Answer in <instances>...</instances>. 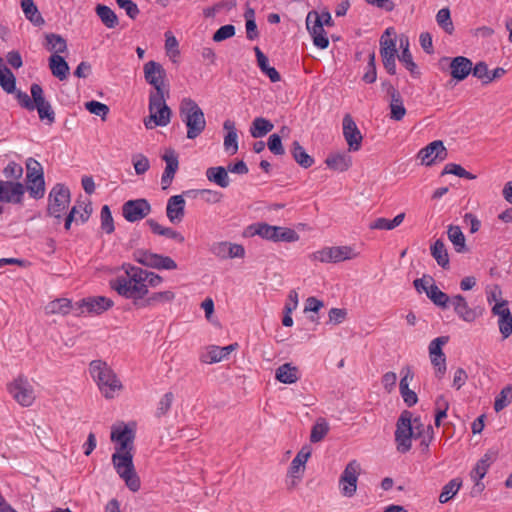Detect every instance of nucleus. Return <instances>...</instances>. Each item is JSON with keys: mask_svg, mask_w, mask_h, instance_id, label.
I'll list each match as a JSON object with an SVG mask.
<instances>
[{"mask_svg": "<svg viewBox=\"0 0 512 512\" xmlns=\"http://www.w3.org/2000/svg\"><path fill=\"white\" fill-rule=\"evenodd\" d=\"M433 437L431 425H424L419 417L412 418V413L408 410L401 413L395 431V442L400 453H406L411 449L412 439H420L422 450L427 451Z\"/></svg>", "mask_w": 512, "mask_h": 512, "instance_id": "nucleus-1", "label": "nucleus"}, {"mask_svg": "<svg viewBox=\"0 0 512 512\" xmlns=\"http://www.w3.org/2000/svg\"><path fill=\"white\" fill-rule=\"evenodd\" d=\"M124 275H119L110 281V286L120 296L132 299L139 307L142 299L148 294L147 284L142 277L143 269L131 264H123Z\"/></svg>", "mask_w": 512, "mask_h": 512, "instance_id": "nucleus-2", "label": "nucleus"}, {"mask_svg": "<svg viewBox=\"0 0 512 512\" xmlns=\"http://www.w3.org/2000/svg\"><path fill=\"white\" fill-rule=\"evenodd\" d=\"M89 372L105 398L111 399L116 391L122 388L121 382L111 367L102 360H93L89 364Z\"/></svg>", "mask_w": 512, "mask_h": 512, "instance_id": "nucleus-3", "label": "nucleus"}, {"mask_svg": "<svg viewBox=\"0 0 512 512\" xmlns=\"http://www.w3.org/2000/svg\"><path fill=\"white\" fill-rule=\"evenodd\" d=\"M182 122L187 127V138L195 139L205 130L206 120L203 110L191 98L182 99L179 106Z\"/></svg>", "mask_w": 512, "mask_h": 512, "instance_id": "nucleus-4", "label": "nucleus"}, {"mask_svg": "<svg viewBox=\"0 0 512 512\" xmlns=\"http://www.w3.org/2000/svg\"><path fill=\"white\" fill-rule=\"evenodd\" d=\"M112 463L127 487L133 492L138 491L140 489V479L134 469L132 451H115L112 455Z\"/></svg>", "mask_w": 512, "mask_h": 512, "instance_id": "nucleus-5", "label": "nucleus"}, {"mask_svg": "<svg viewBox=\"0 0 512 512\" xmlns=\"http://www.w3.org/2000/svg\"><path fill=\"white\" fill-rule=\"evenodd\" d=\"M149 118L144 120L147 129L167 126L171 120V109L166 104L165 93H150Z\"/></svg>", "mask_w": 512, "mask_h": 512, "instance_id": "nucleus-6", "label": "nucleus"}, {"mask_svg": "<svg viewBox=\"0 0 512 512\" xmlns=\"http://www.w3.org/2000/svg\"><path fill=\"white\" fill-rule=\"evenodd\" d=\"M26 190L34 199H41L45 195V180L42 165L34 158L26 160Z\"/></svg>", "mask_w": 512, "mask_h": 512, "instance_id": "nucleus-7", "label": "nucleus"}, {"mask_svg": "<svg viewBox=\"0 0 512 512\" xmlns=\"http://www.w3.org/2000/svg\"><path fill=\"white\" fill-rule=\"evenodd\" d=\"M133 259L143 266L158 270H174L177 268V263L171 257L145 249L135 250L133 252Z\"/></svg>", "mask_w": 512, "mask_h": 512, "instance_id": "nucleus-8", "label": "nucleus"}, {"mask_svg": "<svg viewBox=\"0 0 512 512\" xmlns=\"http://www.w3.org/2000/svg\"><path fill=\"white\" fill-rule=\"evenodd\" d=\"M70 204V191L63 184H56L48 195L47 213L60 219Z\"/></svg>", "mask_w": 512, "mask_h": 512, "instance_id": "nucleus-9", "label": "nucleus"}, {"mask_svg": "<svg viewBox=\"0 0 512 512\" xmlns=\"http://www.w3.org/2000/svg\"><path fill=\"white\" fill-rule=\"evenodd\" d=\"M114 302L112 299L107 298L105 296H93L84 298L75 303V316H83L86 314H101L111 307H113Z\"/></svg>", "mask_w": 512, "mask_h": 512, "instance_id": "nucleus-10", "label": "nucleus"}, {"mask_svg": "<svg viewBox=\"0 0 512 512\" xmlns=\"http://www.w3.org/2000/svg\"><path fill=\"white\" fill-rule=\"evenodd\" d=\"M8 392L23 407H29L35 400L34 389L28 379L19 376L7 386Z\"/></svg>", "mask_w": 512, "mask_h": 512, "instance_id": "nucleus-11", "label": "nucleus"}, {"mask_svg": "<svg viewBox=\"0 0 512 512\" xmlns=\"http://www.w3.org/2000/svg\"><path fill=\"white\" fill-rule=\"evenodd\" d=\"M359 472L360 465L356 460H352L346 465L339 479V486L343 496H354L357 490Z\"/></svg>", "mask_w": 512, "mask_h": 512, "instance_id": "nucleus-12", "label": "nucleus"}, {"mask_svg": "<svg viewBox=\"0 0 512 512\" xmlns=\"http://www.w3.org/2000/svg\"><path fill=\"white\" fill-rule=\"evenodd\" d=\"M26 188L19 181L0 180V202L22 205Z\"/></svg>", "mask_w": 512, "mask_h": 512, "instance_id": "nucleus-13", "label": "nucleus"}, {"mask_svg": "<svg viewBox=\"0 0 512 512\" xmlns=\"http://www.w3.org/2000/svg\"><path fill=\"white\" fill-rule=\"evenodd\" d=\"M151 209L150 203L144 198L128 200L122 205V215L126 221L134 223L149 215Z\"/></svg>", "mask_w": 512, "mask_h": 512, "instance_id": "nucleus-14", "label": "nucleus"}, {"mask_svg": "<svg viewBox=\"0 0 512 512\" xmlns=\"http://www.w3.org/2000/svg\"><path fill=\"white\" fill-rule=\"evenodd\" d=\"M143 70L146 82L155 89L153 93H165L166 71L163 66L151 60L144 64Z\"/></svg>", "mask_w": 512, "mask_h": 512, "instance_id": "nucleus-15", "label": "nucleus"}, {"mask_svg": "<svg viewBox=\"0 0 512 512\" xmlns=\"http://www.w3.org/2000/svg\"><path fill=\"white\" fill-rule=\"evenodd\" d=\"M306 26L313 38L314 45L320 49H326L329 46V39L324 30L322 19L317 12L308 13Z\"/></svg>", "mask_w": 512, "mask_h": 512, "instance_id": "nucleus-16", "label": "nucleus"}, {"mask_svg": "<svg viewBox=\"0 0 512 512\" xmlns=\"http://www.w3.org/2000/svg\"><path fill=\"white\" fill-rule=\"evenodd\" d=\"M342 130L349 151H359L362 146L363 136L350 114L344 115L342 120Z\"/></svg>", "mask_w": 512, "mask_h": 512, "instance_id": "nucleus-17", "label": "nucleus"}, {"mask_svg": "<svg viewBox=\"0 0 512 512\" xmlns=\"http://www.w3.org/2000/svg\"><path fill=\"white\" fill-rule=\"evenodd\" d=\"M110 438L116 443V451H132L135 431L129 425L113 426Z\"/></svg>", "mask_w": 512, "mask_h": 512, "instance_id": "nucleus-18", "label": "nucleus"}, {"mask_svg": "<svg viewBox=\"0 0 512 512\" xmlns=\"http://www.w3.org/2000/svg\"><path fill=\"white\" fill-rule=\"evenodd\" d=\"M30 91L31 97L35 100V109L38 111L39 118L41 120L47 119L49 123H53L55 121V113L50 103L45 100L42 87L37 83H33Z\"/></svg>", "mask_w": 512, "mask_h": 512, "instance_id": "nucleus-19", "label": "nucleus"}, {"mask_svg": "<svg viewBox=\"0 0 512 512\" xmlns=\"http://www.w3.org/2000/svg\"><path fill=\"white\" fill-rule=\"evenodd\" d=\"M447 156V150L440 140H436L421 149L418 153V158L421 163L426 166L432 165L435 160H444Z\"/></svg>", "mask_w": 512, "mask_h": 512, "instance_id": "nucleus-20", "label": "nucleus"}, {"mask_svg": "<svg viewBox=\"0 0 512 512\" xmlns=\"http://www.w3.org/2000/svg\"><path fill=\"white\" fill-rule=\"evenodd\" d=\"M450 305L453 307L455 314L465 322H474L479 316L476 309L471 308L465 297L461 294L453 295Z\"/></svg>", "mask_w": 512, "mask_h": 512, "instance_id": "nucleus-21", "label": "nucleus"}, {"mask_svg": "<svg viewBox=\"0 0 512 512\" xmlns=\"http://www.w3.org/2000/svg\"><path fill=\"white\" fill-rule=\"evenodd\" d=\"M310 456L311 448L309 446H304L292 460L288 470V476L293 479V485H296L295 480L299 481L302 478L305 470V464Z\"/></svg>", "mask_w": 512, "mask_h": 512, "instance_id": "nucleus-22", "label": "nucleus"}, {"mask_svg": "<svg viewBox=\"0 0 512 512\" xmlns=\"http://www.w3.org/2000/svg\"><path fill=\"white\" fill-rule=\"evenodd\" d=\"M383 86L386 87L387 94L390 96V118L395 121L402 120L406 115L402 96L390 83L384 82Z\"/></svg>", "mask_w": 512, "mask_h": 512, "instance_id": "nucleus-23", "label": "nucleus"}, {"mask_svg": "<svg viewBox=\"0 0 512 512\" xmlns=\"http://www.w3.org/2000/svg\"><path fill=\"white\" fill-rule=\"evenodd\" d=\"M166 163L165 170L161 177L162 188L166 189L172 182L179 167L178 154L173 149H167L162 156Z\"/></svg>", "mask_w": 512, "mask_h": 512, "instance_id": "nucleus-24", "label": "nucleus"}, {"mask_svg": "<svg viewBox=\"0 0 512 512\" xmlns=\"http://www.w3.org/2000/svg\"><path fill=\"white\" fill-rule=\"evenodd\" d=\"M185 199L182 195L171 196L167 201L166 216L173 224L180 223L185 216Z\"/></svg>", "mask_w": 512, "mask_h": 512, "instance_id": "nucleus-25", "label": "nucleus"}, {"mask_svg": "<svg viewBox=\"0 0 512 512\" xmlns=\"http://www.w3.org/2000/svg\"><path fill=\"white\" fill-rule=\"evenodd\" d=\"M238 344H230L225 347L210 346L207 351L201 354L200 360L206 364H213L226 359L229 354L237 348Z\"/></svg>", "mask_w": 512, "mask_h": 512, "instance_id": "nucleus-26", "label": "nucleus"}, {"mask_svg": "<svg viewBox=\"0 0 512 512\" xmlns=\"http://www.w3.org/2000/svg\"><path fill=\"white\" fill-rule=\"evenodd\" d=\"M451 76L457 81H462L472 71V61L464 56H457L450 63Z\"/></svg>", "mask_w": 512, "mask_h": 512, "instance_id": "nucleus-27", "label": "nucleus"}, {"mask_svg": "<svg viewBox=\"0 0 512 512\" xmlns=\"http://www.w3.org/2000/svg\"><path fill=\"white\" fill-rule=\"evenodd\" d=\"M223 128L227 132L224 137V149L230 155H234L238 151V134L235 122L228 119L224 122Z\"/></svg>", "mask_w": 512, "mask_h": 512, "instance_id": "nucleus-28", "label": "nucleus"}, {"mask_svg": "<svg viewBox=\"0 0 512 512\" xmlns=\"http://www.w3.org/2000/svg\"><path fill=\"white\" fill-rule=\"evenodd\" d=\"M254 52L258 67L260 68L261 72L265 74L271 82H279L281 80V75L274 67L269 65L268 57L260 50L258 46L254 47Z\"/></svg>", "mask_w": 512, "mask_h": 512, "instance_id": "nucleus-29", "label": "nucleus"}, {"mask_svg": "<svg viewBox=\"0 0 512 512\" xmlns=\"http://www.w3.org/2000/svg\"><path fill=\"white\" fill-rule=\"evenodd\" d=\"M299 370L291 363L280 365L275 371V378L284 384H293L299 380Z\"/></svg>", "mask_w": 512, "mask_h": 512, "instance_id": "nucleus-30", "label": "nucleus"}, {"mask_svg": "<svg viewBox=\"0 0 512 512\" xmlns=\"http://www.w3.org/2000/svg\"><path fill=\"white\" fill-rule=\"evenodd\" d=\"M325 164L335 171L344 172L348 170L352 165V158L345 152L330 154Z\"/></svg>", "mask_w": 512, "mask_h": 512, "instance_id": "nucleus-31", "label": "nucleus"}, {"mask_svg": "<svg viewBox=\"0 0 512 512\" xmlns=\"http://www.w3.org/2000/svg\"><path fill=\"white\" fill-rule=\"evenodd\" d=\"M95 13L101 20L102 24L108 29H114L119 24L117 14L109 6L104 4H97Z\"/></svg>", "mask_w": 512, "mask_h": 512, "instance_id": "nucleus-32", "label": "nucleus"}, {"mask_svg": "<svg viewBox=\"0 0 512 512\" xmlns=\"http://www.w3.org/2000/svg\"><path fill=\"white\" fill-rule=\"evenodd\" d=\"M205 175L210 182L221 188H227L230 185L228 170L223 166L209 167Z\"/></svg>", "mask_w": 512, "mask_h": 512, "instance_id": "nucleus-33", "label": "nucleus"}, {"mask_svg": "<svg viewBox=\"0 0 512 512\" xmlns=\"http://www.w3.org/2000/svg\"><path fill=\"white\" fill-rule=\"evenodd\" d=\"M75 304H72L71 300L67 298H59L53 301H50L45 306V313L48 315L51 314H60L67 315L70 312L74 313Z\"/></svg>", "mask_w": 512, "mask_h": 512, "instance_id": "nucleus-34", "label": "nucleus"}, {"mask_svg": "<svg viewBox=\"0 0 512 512\" xmlns=\"http://www.w3.org/2000/svg\"><path fill=\"white\" fill-rule=\"evenodd\" d=\"M49 68L52 75L57 77L59 80H64L68 76L69 66L64 58L58 54H52L50 56Z\"/></svg>", "mask_w": 512, "mask_h": 512, "instance_id": "nucleus-35", "label": "nucleus"}, {"mask_svg": "<svg viewBox=\"0 0 512 512\" xmlns=\"http://www.w3.org/2000/svg\"><path fill=\"white\" fill-rule=\"evenodd\" d=\"M21 8L27 20L35 26H41L45 23L44 18L39 12L33 0H21Z\"/></svg>", "mask_w": 512, "mask_h": 512, "instance_id": "nucleus-36", "label": "nucleus"}, {"mask_svg": "<svg viewBox=\"0 0 512 512\" xmlns=\"http://www.w3.org/2000/svg\"><path fill=\"white\" fill-rule=\"evenodd\" d=\"M447 236L457 253H464L467 251L466 239L459 226L450 225L447 230Z\"/></svg>", "mask_w": 512, "mask_h": 512, "instance_id": "nucleus-37", "label": "nucleus"}, {"mask_svg": "<svg viewBox=\"0 0 512 512\" xmlns=\"http://www.w3.org/2000/svg\"><path fill=\"white\" fill-rule=\"evenodd\" d=\"M431 255L436 260L437 264L443 269L449 267V256L447 248L442 239H437L430 247Z\"/></svg>", "mask_w": 512, "mask_h": 512, "instance_id": "nucleus-38", "label": "nucleus"}, {"mask_svg": "<svg viewBox=\"0 0 512 512\" xmlns=\"http://www.w3.org/2000/svg\"><path fill=\"white\" fill-rule=\"evenodd\" d=\"M175 299V293L173 291H161L152 293L147 298H143L139 304V308L154 306L159 303H170Z\"/></svg>", "mask_w": 512, "mask_h": 512, "instance_id": "nucleus-39", "label": "nucleus"}, {"mask_svg": "<svg viewBox=\"0 0 512 512\" xmlns=\"http://www.w3.org/2000/svg\"><path fill=\"white\" fill-rule=\"evenodd\" d=\"M45 48L54 54L64 53L67 50L66 40L59 34L48 33L45 35Z\"/></svg>", "mask_w": 512, "mask_h": 512, "instance_id": "nucleus-40", "label": "nucleus"}, {"mask_svg": "<svg viewBox=\"0 0 512 512\" xmlns=\"http://www.w3.org/2000/svg\"><path fill=\"white\" fill-rule=\"evenodd\" d=\"M291 154L294 160L303 168H309L314 164V159L307 154L303 146L298 141H294L292 143Z\"/></svg>", "mask_w": 512, "mask_h": 512, "instance_id": "nucleus-41", "label": "nucleus"}, {"mask_svg": "<svg viewBox=\"0 0 512 512\" xmlns=\"http://www.w3.org/2000/svg\"><path fill=\"white\" fill-rule=\"evenodd\" d=\"M273 128L274 125L269 120L263 117H257L252 122L250 134L254 138H261L272 131Z\"/></svg>", "mask_w": 512, "mask_h": 512, "instance_id": "nucleus-42", "label": "nucleus"}, {"mask_svg": "<svg viewBox=\"0 0 512 512\" xmlns=\"http://www.w3.org/2000/svg\"><path fill=\"white\" fill-rule=\"evenodd\" d=\"M426 295L436 306L441 308H447L451 302V297L442 292L434 283L429 285Z\"/></svg>", "mask_w": 512, "mask_h": 512, "instance_id": "nucleus-43", "label": "nucleus"}, {"mask_svg": "<svg viewBox=\"0 0 512 512\" xmlns=\"http://www.w3.org/2000/svg\"><path fill=\"white\" fill-rule=\"evenodd\" d=\"M462 481L459 478H454L444 485L439 495V502L444 504L451 500L459 491Z\"/></svg>", "mask_w": 512, "mask_h": 512, "instance_id": "nucleus-44", "label": "nucleus"}, {"mask_svg": "<svg viewBox=\"0 0 512 512\" xmlns=\"http://www.w3.org/2000/svg\"><path fill=\"white\" fill-rule=\"evenodd\" d=\"M333 263L354 259L358 253L350 246L331 247Z\"/></svg>", "mask_w": 512, "mask_h": 512, "instance_id": "nucleus-45", "label": "nucleus"}, {"mask_svg": "<svg viewBox=\"0 0 512 512\" xmlns=\"http://www.w3.org/2000/svg\"><path fill=\"white\" fill-rule=\"evenodd\" d=\"M252 235H258L263 239L270 240L274 242L275 226L269 225L267 223H256L249 227Z\"/></svg>", "mask_w": 512, "mask_h": 512, "instance_id": "nucleus-46", "label": "nucleus"}, {"mask_svg": "<svg viewBox=\"0 0 512 512\" xmlns=\"http://www.w3.org/2000/svg\"><path fill=\"white\" fill-rule=\"evenodd\" d=\"M436 22L447 34L451 35L453 33L454 25L449 8L445 7L437 12Z\"/></svg>", "mask_w": 512, "mask_h": 512, "instance_id": "nucleus-47", "label": "nucleus"}, {"mask_svg": "<svg viewBox=\"0 0 512 512\" xmlns=\"http://www.w3.org/2000/svg\"><path fill=\"white\" fill-rule=\"evenodd\" d=\"M0 86L8 94L16 91V78L7 67H3V71L0 73Z\"/></svg>", "mask_w": 512, "mask_h": 512, "instance_id": "nucleus-48", "label": "nucleus"}, {"mask_svg": "<svg viewBox=\"0 0 512 512\" xmlns=\"http://www.w3.org/2000/svg\"><path fill=\"white\" fill-rule=\"evenodd\" d=\"M512 402V386H505L500 393L496 396L494 402V410L499 412L507 407Z\"/></svg>", "mask_w": 512, "mask_h": 512, "instance_id": "nucleus-49", "label": "nucleus"}, {"mask_svg": "<svg viewBox=\"0 0 512 512\" xmlns=\"http://www.w3.org/2000/svg\"><path fill=\"white\" fill-rule=\"evenodd\" d=\"M329 432V425L324 419H319L312 427L310 441L312 443L320 442Z\"/></svg>", "mask_w": 512, "mask_h": 512, "instance_id": "nucleus-50", "label": "nucleus"}, {"mask_svg": "<svg viewBox=\"0 0 512 512\" xmlns=\"http://www.w3.org/2000/svg\"><path fill=\"white\" fill-rule=\"evenodd\" d=\"M277 230L274 236V242H295L299 239L297 232L291 228L275 226Z\"/></svg>", "mask_w": 512, "mask_h": 512, "instance_id": "nucleus-51", "label": "nucleus"}, {"mask_svg": "<svg viewBox=\"0 0 512 512\" xmlns=\"http://www.w3.org/2000/svg\"><path fill=\"white\" fill-rule=\"evenodd\" d=\"M2 172L7 180L19 181L23 176V167L15 161H10Z\"/></svg>", "mask_w": 512, "mask_h": 512, "instance_id": "nucleus-52", "label": "nucleus"}, {"mask_svg": "<svg viewBox=\"0 0 512 512\" xmlns=\"http://www.w3.org/2000/svg\"><path fill=\"white\" fill-rule=\"evenodd\" d=\"M399 61L405 66V68L410 72L412 77L417 78L420 75L418 70V66L413 60L412 54L410 50L402 51L401 55L398 56Z\"/></svg>", "mask_w": 512, "mask_h": 512, "instance_id": "nucleus-53", "label": "nucleus"}, {"mask_svg": "<svg viewBox=\"0 0 512 512\" xmlns=\"http://www.w3.org/2000/svg\"><path fill=\"white\" fill-rule=\"evenodd\" d=\"M445 174H453L455 176H458L461 178H466L469 180H473L476 178L475 175L466 171L461 165L455 164V163H448L445 165V167L442 171V175H445Z\"/></svg>", "mask_w": 512, "mask_h": 512, "instance_id": "nucleus-54", "label": "nucleus"}, {"mask_svg": "<svg viewBox=\"0 0 512 512\" xmlns=\"http://www.w3.org/2000/svg\"><path fill=\"white\" fill-rule=\"evenodd\" d=\"M100 217L102 230L107 234L113 233L115 230L114 221L108 205H104L101 208Z\"/></svg>", "mask_w": 512, "mask_h": 512, "instance_id": "nucleus-55", "label": "nucleus"}, {"mask_svg": "<svg viewBox=\"0 0 512 512\" xmlns=\"http://www.w3.org/2000/svg\"><path fill=\"white\" fill-rule=\"evenodd\" d=\"M489 468V462L487 458L480 459L470 473L471 479L479 485V481L484 478Z\"/></svg>", "mask_w": 512, "mask_h": 512, "instance_id": "nucleus-56", "label": "nucleus"}, {"mask_svg": "<svg viewBox=\"0 0 512 512\" xmlns=\"http://www.w3.org/2000/svg\"><path fill=\"white\" fill-rule=\"evenodd\" d=\"M200 198L208 204L220 203L223 199V194L219 191L212 189H199L195 191Z\"/></svg>", "mask_w": 512, "mask_h": 512, "instance_id": "nucleus-57", "label": "nucleus"}, {"mask_svg": "<svg viewBox=\"0 0 512 512\" xmlns=\"http://www.w3.org/2000/svg\"><path fill=\"white\" fill-rule=\"evenodd\" d=\"M498 327L499 331L504 339H507L512 335V314L511 312H507V314L501 315L498 317Z\"/></svg>", "mask_w": 512, "mask_h": 512, "instance_id": "nucleus-58", "label": "nucleus"}, {"mask_svg": "<svg viewBox=\"0 0 512 512\" xmlns=\"http://www.w3.org/2000/svg\"><path fill=\"white\" fill-rule=\"evenodd\" d=\"M132 163H133V166H134V169H135V173L137 175H143L150 168V161H149V159L145 155H143L141 153L134 154L132 156Z\"/></svg>", "mask_w": 512, "mask_h": 512, "instance_id": "nucleus-59", "label": "nucleus"}, {"mask_svg": "<svg viewBox=\"0 0 512 512\" xmlns=\"http://www.w3.org/2000/svg\"><path fill=\"white\" fill-rule=\"evenodd\" d=\"M85 108L94 115L100 116L102 120H105L108 113L109 107L106 104L92 100L85 103Z\"/></svg>", "mask_w": 512, "mask_h": 512, "instance_id": "nucleus-60", "label": "nucleus"}, {"mask_svg": "<svg viewBox=\"0 0 512 512\" xmlns=\"http://www.w3.org/2000/svg\"><path fill=\"white\" fill-rule=\"evenodd\" d=\"M174 400V395L172 392H167L164 394V396L160 399L157 410H156V416L162 417L167 414V412L170 410L172 403Z\"/></svg>", "mask_w": 512, "mask_h": 512, "instance_id": "nucleus-61", "label": "nucleus"}, {"mask_svg": "<svg viewBox=\"0 0 512 512\" xmlns=\"http://www.w3.org/2000/svg\"><path fill=\"white\" fill-rule=\"evenodd\" d=\"M236 33L235 27L232 24L221 26L213 35V41L221 42L233 37Z\"/></svg>", "mask_w": 512, "mask_h": 512, "instance_id": "nucleus-62", "label": "nucleus"}, {"mask_svg": "<svg viewBox=\"0 0 512 512\" xmlns=\"http://www.w3.org/2000/svg\"><path fill=\"white\" fill-rule=\"evenodd\" d=\"M448 342V337L441 336L437 337L434 340H432L429 344V354L430 357L432 356H438L443 357L445 354L442 351V346L445 345Z\"/></svg>", "mask_w": 512, "mask_h": 512, "instance_id": "nucleus-63", "label": "nucleus"}, {"mask_svg": "<svg viewBox=\"0 0 512 512\" xmlns=\"http://www.w3.org/2000/svg\"><path fill=\"white\" fill-rule=\"evenodd\" d=\"M474 77L480 79L483 84H488V78L490 71L485 62H478L474 67L472 66V71Z\"/></svg>", "mask_w": 512, "mask_h": 512, "instance_id": "nucleus-64", "label": "nucleus"}]
</instances>
